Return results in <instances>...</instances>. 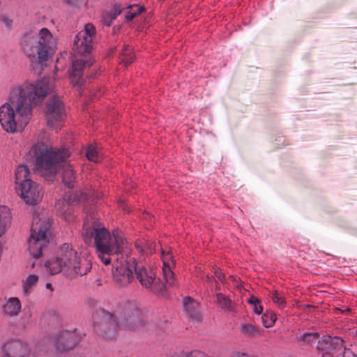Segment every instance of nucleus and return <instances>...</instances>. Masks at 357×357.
<instances>
[{
    "label": "nucleus",
    "instance_id": "obj_12",
    "mask_svg": "<svg viewBox=\"0 0 357 357\" xmlns=\"http://www.w3.org/2000/svg\"><path fill=\"white\" fill-rule=\"evenodd\" d=\"M31 353L29 344L19 339H10L1 347L2 357H29Z\"/></svg>",
    "mask_w": 357,
    "mask_h": 357
},
{
    "label": "nucleus",
    "instance_id": "obj_21",
    "mask_svg": "<svg viewBox=\"0 0 357 357\" xmlns=\"http://www.w3.org/2000/svg\"><path fill=\"white\" fill-rule=\"evenodd\" d=\"M241 333L245 337L253 339L261 335L259 328L255 324L249 322H243L239 326Z\"/></svg>",
    "mask_w": 357,
    "mask_h": 357
},
{
    "label": "nucleus",
    "instance_id": "obj_44",
    "mask_svg": "<svg viewBox=\"0 0 357 357\" xmlns=\"http://www.w3.org/2000/svg\"><path fill=\"white\" fill-rule=\"evenodd\" d=\"M324 354H322V357H334V355L333 353H330L327 351H323Z\"/></svg>",
    "mask_w": 357,
    "mask_h": 357
},
{
    "label": "nucleus",
    "instance_id": "obj_14",
    "mask_svg": "<svg viewBox=\"0 0 357 357\" xmlns=\"http://www.w3.org/2000/svg\"><path fill=\"white\" fill-rule=\"evenodd\" d=\"M45 114L47 125L52 128L63 120L65 116L64 105L59 97L54 96L47 101Z\"/></svg>",
    "mask_w": 357,
    "mask_h": 357
},
{
    "label": "nucleus",
    "instance_id": "obj_10",
    "mask_svg": "<svg viewBox=\"0 0 357 357\" xmlns=\"http://www.w3.org/2000/svg\"><path fill=\"white\" fill-rule=\"evenodd\" d=\"M96 33L95 26L92 24H86L84 29L79 31L74 38V52L79 55L90 54L93 49V37Z\"/></svg>",
    "mask_w": 357,
    "mask_h": 357
},
{
    "label": "nucleus",
    "instance_id": "obj_46",
    "mask_svg": "<svg viewBox=\"0 0 357 357\" xmlns=\"http://www.w3.org/2000/svg\"><path fill=\"white\" fill-rule=\"evenodd\" d=\"M46 288L47 289H50L51 291H53V289L52 287V284L50 283H47L46 284Z\"/></svg>",
    "mask_w": 357,
    "mask_h": 357
},
{
    "label": "nucleus",
    "instance_id": "obj_32",
    "mask_svg": "<svg viewBox=\"0 0 357 357\" xmlns=\"http://www.w3.org/2000/svg\"><path fill=\"white\" fill-rule=\"evenodd\" d=\"M161 257L162 260L163 261V267H166L167 266H170V261L174 264L175 261L173 259V255L170 251H165L163 249L161 250Z\"/></svg>",
    "mask_w": 357,
    "mask_h": 357
},
{
    "label": "nucleus",
    "instance_id": "obj_22",
    "mask_svg": "<svg viewBox=\"0 0 357 357\" xmlns=\"http://www.w3.org/2000/svg\"><path fill=\"white\" fill-rule=\"evenodd\" d=\"M30 172L28 167L25 165H20L17 167L15 172V183L17 186H21L23 183L32 181L29 178Z\"/></svg>",
    "mask_w": 357,
    "mask_h": 357
},
{
    "label": "nucleus",
    "instance_id": "obj_8",
    "mask_svg": "<svg viewBox=\"0 0 357 357\" xmlns=\"http://www.w3.org/2000/svg\"><path fill=\"white\" fill-rule=\"evenodd\" d=\"M131 267H133L136 279L143 287L154 293L165 290V285L160 282V279L156 277V273L153 268L139 263L135 259H132Z\"/></svg>",
    "mask_w": 357,
    "mask_h": 357
},
{
    "label": "nucleus",
    "instance_id": "obj_39",
    "mask_svg": "<svg viewBox=\"0 0 357 357\" xmlns=\"http://www.w3.org/2000/svg\"><path fill=\"white\" fill-rule=\"evenodd\" d=\"M231 357H254V356L249 355L246 353L237 351V352L234 353Z\"/></svg>",
    "mask_w": 357,
    "mask_h": 357
},
{
    "label": "nucleus",
    "instance_id": "obj_3",
    "mask_svg": "<svg viewBox=\"0 0 357 357\" xmlns=\"http://www.w3.org/2000/svg\"><path fill=\"white\" fill-rule=\"evenodd\" d=\"M82 236L84 242L93 245L103 264H109L113 258L123 252L125 240L119 231L112 234L101 224L90 222L89 218L84 224Z\"/></svg>",
    "mask_w": 357,
    "mask_h": 357
},
{
    "label": "nucleus",
    "instance_id": "obj_27",
    "mask_svg": "<svg viewBox=\"0 0 357 357\" xmlns=\"http://www.w3.org/2000/svg\"><path fill=\"white\" fill-rule=\"evenodd\" d=\"M38 280V275L31 274L23 281V291L26 295L29 294L30 290L36 284Z\"/></svg>",
    "mask_w": 357,
    "mask_h": 357
},
{
    "label": "nucleus",
    "instance_id": "obj_23",
    "mask_svg": "<svg viewBox=\"0 0 357 357\" xmlns=\"http://www.w3.org/2000/svg\"><path fill=\"white\" fill-rule=\"evenodd\" d=\"M215 297L216 303L221 309L229 312L234 311V303L225 295L221 293H218L216 294Z\"/></svg>",
    "mask_w": 357,
    "mask_h": 357
},
{
    "label": "nucleus",
    "instance_id": "obj_6",
    "mask_svg": "<svg viewBox=\"0 0 357 357\" xmlns=\"http://www.w3.org/2000/svg\"><path fill=\"white\" fill-rule=\"evenodd\" d=\"M51 224L46 218L38 216L33 218L31 229V235L28 239V250L33 258L41 257L43 251L50 243L49 234Z\"/></svg>",
    "mask_w": 357,
    "mask_h": 357
},
{
    "label": "nucleus",
    "instance_id": "obj_42",
    "mask_svg": "<svg viewBox=\"0 0 357 357\" xmlns=\"http://www.w3.org/2000/svg\"><path fill=\"white\" fill-rule=\"evenodd\" d=\"M2 22L3 23H5V24L9 27L11 26V24H12V20H10L8 17H3L2 19H1Z\"/></svg>",
    "mask_w": 357,
    "mask_h": 357
},
{
    "label": "nucleus",
    "instance_id": "obj_30",
    "mask_svg": "<svg viewBox=\"0 0 357 357\" xmlns=\"http://www.w3.org/2000/svg\"><path fill=\"white\" fill-rule=\"evenodd\" d=\"M271 299L273 302L277 305V306L280 308L283 309L286 306V300L285 298L278 291H274L271 294Z\"/></svg>",
    "mask_w": 357,
    "mask_h": 357
},
{
    "label": "nucleus",
    "instance_id": "obj_29",
    "mask_svg": "<svg viewBox=\"0 0 357 357\" xmlns=\"http://www.w3.org/2000/svg\"><path fill=\"white\" fill-rule=\"evenodd\" d=\"M162 273L166 284L169 287L174 286L175 284V278L171 266H167L166 267H162Z\"/></svg>",
    "mask_w": 357,
    "mask_h": 357
},
{
    "label": "nucleus",
    "instance_id": "obj_18",
    "mask_svg": "<svg viewBox=\"0 0 357 357\" xmlns=\"http://www.w3.org/2000/svg\"><path fill=\"white\" fill-rule=\"evenodd\" d=\"M21 307V302L17 298H9L3 305V314L8 317H16L20 313Z\"/></svg>",
    "mask_w": 357,
    "mask_h": 357
},
{
    "label": "nucleus",
    "instance_id": "obj_20",
    "mask_svg": "<svg viewBox=\"0 0 357 357\" xmlns=\"http://www.w3.org/2000/svg\"><path fill=\"white\" fill-rule=\"evenodd\" d=\"M12 216L10 208L6 206H0V237L11 225Z\"/></svg>",
    "mask_w": 357,
    "mask_h": 357
},
{
    "label": "nucleus",
    "instance_id": "obj_36",
    "mask_svg": "<svg viewBox=\"0 0 357 357\" xmlns=\"http://www.w3.org/2000/svg\"><path fill=\"white\" fill-rule=\"evenodd\" d=\"M130 8L132 12L135 13L136 16L144 10V8L143 6H139L138 5L130 6Z\"/></svg>",
    "mask_w": 357,
    "mask_h": 357
},
{
    "label": "nucleus",
    "instance_id": "obj_43",
    "mask_svg": "<svg viewBox=\"0 0 357 357\" xmlns=\"http://www.w3.org/2000/svg\"><path fill=\"white\" fill-rule=\"evenodd\" d=\"M205 280H206V282H209V283H211L212 282H215L217 284V281L215 280L213 276L206 275Z\"/></svg>",
    "mask_w": 357,
    "mask_h": 357
},
{
    "label": "nucleus",
    "instance_id": "obj_4",
    "mask_svg": "<svg viewBox=\"0 0 357 357\" xmlns=\"http://www.w3.org/2000/svg\"><path fill=\"white\" fill-rule=\"evenodd\" d=\"M45 266L51 275L64 271L71 277L84 275L91 269L89 260L82 258L71 245L63 244L57 251L55 257L47 260Z\"/></svg>",
    "mask_w": 357,
    "mask_h": 357
},
{
    "label": "nucleus",
    "instance_id": "obj_41",
    "mask_svg": "<svg viewBox=\"0 0 357 357\" xmlns=\"http://www.w3.org/2000/svg\"><path fill=\"white\" fill-rule=\"evenodd\" d=\"M248 303L252 305H255V304H259L260 303V301L255 296H252L249 300H248Z\"/></svg>",
    "mask_w": 357,
    "mask_h": 357
},
{
    "label": "nucleus",
    "instance_id": "obj_47",
    "mask_svg": "<svg viewBox=\"0 0 357 357\" xmlns=\"http://www.w3.org/2000/svg\"><path fill=\"white\" fill-rule=\"evenodd\" d=\"M354 337L357 338V329L355 331V332L353 334Z\"/></svg>",
    "mask_w": 357,
    "mask_h": 357
},
{
    "label": "nucleus",
    "instance_id": "obj_1",
    "mask_svg": "<svg viewBox=\"0 0 357 357\" xmlns=\"http://www.w3.org/2000/svg\"><path fill=\"white\" fill-rule=\"evenodd\" d=\"M48 90L46 80L24 83L13 89L9 101L0 107V123L3 129L10 133L23 130L31 118L32 106L40 102Z\"/></svg>",
    "mask_w": 357,
    "mask_h": 357
},
{
    "label": "nucleus",
    "instance_id": "obj_19",
    "mask_svg": "<svg viewBox=\"0 0 357 357\" xmlns=\"http://www.w3.org/2000/svg\"><path fill=\"white\" fill-rule=\"evenodd\" d=\"M183 305L184 311L192 319L200 321V314L199 312V304L190 297L183 298Z\"/></svg>",
    "mask_w": 357,
    "mask_h": 357
},
{
    "label": "nucleus",
    "instance_id": "obj_45",
    "mask_svg": "<svg viewBox=\"0 0 357 357\" xmlns=\"http://www.w3.org/2000/svg\"><path fill=\"white\" fill-rule=\"evenodd\" d=\"M87 199V195L86 193H82V200H85Z\"/></svg>",
    "mask_w": 357,
    "mask_h": 357
},
{
    "label": "nucleus",
    "instance_id": "obj_38",
    "mask_svg": "<svg viewBox=\"0 0 357 357\" xmlns=\"http://www.w3.org/2000/svg\"><path fill=\"white\" fill-rule=\"evenodd\" d=\"M135 17H136L135 13L132 12V10H131L130 9V10H128L126 13V16H125L126 20H128V21L132 20Z\"/></svg>",
    "mask_w": 357,
    "mask_h": 357
},
{
    "label": "nucleus",
    "instance_id": "obj_37",
    "mask_svg": "<svg viewBox=\"0 0 357 357\" xmlns=\"http://www.w3.org/2000/svg\"><path fill=\"white\" fill-rule=\"evenodd\" d=\"M253 311L255 314H260L261 312H262V310H263V307L262 306L259 304H255L253 305Z\"/></svg>",
    "mask_w": 357,
    "mask_h": 357
},
{
    "label": "nucleus",
    "instance_id": "obj_9",
    "mask_svg": "<svg viewBox=\"0 0 357 357\" xmlns=\"http://www.w3.org/2000/svg\"><path fill=\"white\" fill-rule=\"evenodd\" d=\"M317 348L318 350L333 353L334 357H351L354 356L351 349L345 348L343 340L337 336H323L318 341Z\"/></svg>",
    "mask_w": 357,
    "mask_h": 357
},
{
    "label": "nucleus",
    "instance_id": "obj_15",
    "mask_svg": "<svg viewBox=\"0 0 357 357\" xmlns=\"http://www.w3.org/2000/svg\"><path fill=\"white\" fill-rule=\"evenodd\" d=\"M117 326H119V323L115 314L104 312L101 321L95 325V331L104 338L112 339L116 335Z\"/></svg>",
    "mask_w": 357,
    "mask_h": 357
},
{
    "label": "nucleus",
    "instance_id": "obj_40",
    "mask_svg": "<svg viewBox=\"0 0 357 357\" xmlns=\"http://www.w3.org/2000/svg\"><path fill=\"white\" fill-rule=\"evenodd\" d=\"M215 275L218 278L221 282H224L225 281V275L224 273L219 272L218 271H215Z\"/></svg>",
    "mask_w": 357,
    "mask_h": 357
},
{
    "label": "nucleus",
    "instance_id": "obj_31",
    "mask_svg": "<svg viewBox=\"0 0 357 357\" xmlns=\"http://www.w3.org/2000/svg\"><path fill=\"white\" fill-rule=\"evenodd\" d=\"M261 319L264 326L266 328H269L275 324L277 319V317L275 314L270 312L264 314L261 317Z\"/></svg>",
    "mask_w": 357,
    "mask_h": 357
},
{
    "label": "nucleus",
    "instance_id": "obj_5",
    "mask_svg": "<svg viewBox=\"0 0 357 357\" xmlns=\"http://www.w3.org/2000/svg\"><path fill=\"white\" fill-rule=\"evenodd\" d=\"M23 52L33 62L43 63L51 56L56 49V41L47 28L38 32L26 33L20 40Z\"/></svg>",
    "mask_w": 357,
    "mask_h": 357
},
{
    "label": "nucleus",
    "instance_id": "obj_13",
    "mask_svg": "<svg viewBox=\"0 0 357 357\" xmlns=\"http://www.w3.org/2000/svg\"><path fill=\"white\" fill-rule=\"evenodd\" d=\"M16 189L18 195L27 204L36 205L43 198L42 187L33 181L23 183L21 186H17Z\"/></svg>",
    "mask_w": 357,
    "mask_h": 357
},
{
    "label": "nucleus",
    "instance_id": "obj_34",
    "mask_svg": "<svg viewBox=\"0 0 357 357\" xmlns=\"http://www.w3.org/2000/svg\"><path fill=\"white\" fill-rule=\"evenodd\" d=\"M121 13V10H116L115 13H110L109 15H108V17H105L104 19V23L105 24H106L107 26H110V24H111V22L114 20L116 19V15H119Z\"/></svg>",
    "mask_w": 357,
    "mask_h": 357
},
{
    "label": "nucleus",
    "instance_id": "obj_35",
    "mask_svg": "<svg viewBox=\"0 0 357 357\" xmlns=\"http://www.w3.org/2000/svg\"><path fill=\"white\" fill-rule=\"evenodd\" d=\"M63 1L72 6H80L86 4L84 0H63Z\"/></svg>",
    "mask_w": 357,
    "mask_h": 357
},
{
    "label": "nucleus",
    "instance_id": "obj_17",
    "mask_svg": "<svg viewBox=\"0 0 357 357\" xmlns=\"http://www.w3.org/2000/svg\"><path fill=\"white\" fill-rule=\"evenodd\" d=\"M93 63L91 59L84 61L83 59L75 60L72 66V71L70 77L73 86H78L82 82L83 70L86 66H91Z\"/></svg>",
    "mask_w": 357,
    "mask_h": 357
},
{
    "label": "nucleus",
    "instance_id": "obj_11",
    "mask_svg": "<svg viewBox=\"0 0 357 357\" xmlns=\"http://www.w3.org/2000/svg\"><path fill=\"white\" fill-rule=\"evenodd\" d=\"M133 258H127L121 259L114 257L112 259L116 260L115 271L113 273L114 279L119 286L123 287L129 284L134 278L133 267H131Z\"/></svg>",
    "mask_w": 357,
    "mask_h": 357
},
{
    "label": "nucleus",
    "instance_id": "obj_26",
    "mask_svg": "<svg viewBox=\"0 0 357 357\" xmlns=\"http://www.w3.org/2000/svg\"><path fill=\"white\" fill-rule=\"evenodd\" d=\"M132 50L129 45L124 46L122 50L121 62L126 66L131 64L134 61L135 55L132 54Z\"/></svg>",
    "mask_w": 357,
    "mask_h": 357
},
{
    "label": "nucleus",
    "instance_id": "obj_33",
    "mask_svg": "<svg viewBox=\"0 0 357 357\" xmlns=\"http://www.w3.org/2000/svg\"><path fill=\"white\" fill-rule=\"evenodd\" d=\"M135 247L140 255H143L144 254H147V246L144 240L136 241L135 243Z\"/></svg>",
    "mask_w": 357,
    "mask_h": 357
},
{
    "label": "nucleus",
    "instance_id": "obj_2",
    "mask_svg": "<svg viewBox=\"0 0 357 357\" xmlns=\"http://www.w3.org/2000/svg\"><path fill=\"white\" fill-rule=\"evenodd\" d=\"M34 158V168L46 181H53L62 167V182L68 188H73L76 182L75 172L70 164H64L70 152L67 149H59L43 142H38L29 151Z\"/></svg>",
    "mask_w": 357,
    "mask_h": 357
},
{
    "label": "nucleus",
    "instance_id": "obj_16",
    "mask_svg": "<svg viewBox=\"0 0 357 357\" xmlns=\"http://www.w3.org/2000/svg\"><path fill=\"white\" fill-rule=\"evenodd\" d=\"M52 340L56 351L61 353L73 349L79 341L75 333L69 331L54 334Z\"/></svg>",
    "mask_w": 357,
    "mask_h": 357
},
{
    "label": "nucleus",
    "instance_id": "obj_25",
    "mask_svg": "<svg viewBox=\"0 0 357 357\" xmlns=\"http://www.w3.org/2000/svg\"><path fill=\"white\" fill-rule=\"evenodd\" d=\"M86 156L90 161L98 162L100 160V151L96 146L91 144L86 149Z\"/></svg>",
    "mask_w": 357,
    "mask_h": 357
},
{
    "label": "nucleus",
    "instance_id": "obj_28",
    "mask_svg": "<svg viewBox=\"0 0 357 357\" xmlns=\"http://www.w3.org/2000/svg\"><path fill=\"white\" fill-rule=\"evenodd\" d=\"M318 337V333H305L297 336V340L299 342H301L303 344H310L317 340Z\"/></svg>",
    "mask_w": 357,
    "mask_h": 357
},
{
    "label": "nucleus",
    "instance_id": "obj_24",
    "mask_svg": "<svg viewBox=\"0 0 357 357\" xmlns=\"http://www.w3.org/2000/svg\"><path fill=\"white\" fill-rule=\"evenodd\" d=\"M55 207L57 212L64 217L71 213V206L69 202L64 198L59 199L56 203Z\"/></svg>",
    "mask_w": 357,
    "mask_h": 357
},
{
    "label": "nucleus",
    "instance_id": "obj_7",
    "mask_svg": "<svg viewBox=\"0 0 357 357\" xmlns=\"http://www.w3.org/2000/svg\"><path fill=\"white\" fill-rule=\"evenodd\" d=\"M119 326L124 329L135 330L145 324L142 310L133 301L119 306L115 311Z\"/></svg>",
    "mask_w": 357,
    "mask_h": 357
},
{
    "label": "nucleus",
    "instance_id": "obj_48",
    "mask_svg": "<svg viewBox=\"0 0 357 357\" xmlns=\"http://www.w3.org/2000/svg\"><path fill=\"white\" fill-rule=\"evenodd\" d=\"M121 206H122V209H123V211H126V208H125V207H124L123 204L121 202Z\"/></svg>",
    "mask_w": 357,
    "mask_h": 357
}]
</instances>
